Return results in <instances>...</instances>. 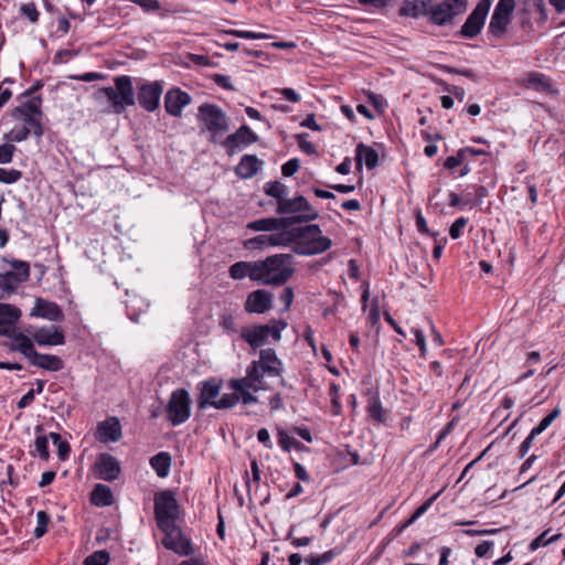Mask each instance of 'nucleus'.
<instances>
[{"instance_id": "obj_1", "label": "nucleus", "mask_w": 565, "mask_h": 565, "mask_svg": "<svg viewBox=\"0 0 565 565\" xmlns=\"http://www.w3.org/2000/svg\"><path fill=\"white\" fill-rule=\"evenodd\" d=\"M281 373L282 363L276 352L273 349H264L259 352V359L247 366L246 375L242 379L230 380L228 386L239 395L244 405L255 404L258 398L249 390L255 392L268 390L269 386L265 377H279Z\"/></svg>"}, {"instance_id": "obj_2", "label": "nucleus", "mask_w": 565, "mask_h": 565, "mask_svg": "<svg viewBox=\"0 0 565 565\" xmlns=\"http://www.w3.org/2000/svg\"><path fill=\"white\" fill-rule=\"evenodd\" d=\"M291 254H275L257 260L256 282L266 286H284L295 274Z\"/></svg>"}, {"instance_id": "obj_3", "label": "nucleus", "mask_w": 565, "mask_h": 565, "mask_svg": "<svg viewBox=\"0 0 565 565\" xmlns=\"http://www.w3.org/2000/svg\"><path fill=\"white\" fill-rule=\"evenodd\" d=\"M297 242L292 246V252L297 255L311 256L321 254L332 246V241L322 235L319 225L309 224L296 228Z\"/></svg>"}, {"instance_id": "obj_4", "label": "nucleus", "mask_w": 565, "mask_h": 565, "mask_svg": "<svg viewBox=\"0 0 565 565\" xmlns=\"http://www.w3.org/2000/svg\"><path fill=\"white\" fill-rule=\"evenodd\" d=\"M276 212L285 215L281 218L285 220L286 226L308 223L317 220L319 216V212L302 195L278 201Z\"/></svg>"}, {"instance_id": "obj_5", "label": "nucleus", "mask_w": 565, "mask_h": 565, "mask_svg": "<svg viewBox=\"0 0 565 565\" xmlns=\"http://www.w3.org/2000/svg\"><path fill=\"white\" fill-rule=\"evenodd\" d=\"M198 119L202 131L210 134V141L217 142L230 128L227 115L215 104H202L199 107Z\"/></svg>"}, {"instance_id": "obj_6", "label": "nucleus", "mask_w": 565, "mask_h": 565, "mask_svg": "<svg viewBox=\"0 0 565 565\" xmlns=\"http://www.w3.org/2000/svg\"><path fill=\"white\" fill-rule=\"evenodd\" d=\"M154 514L158 527H169L177 523L180 516V504L177 500V493L173 490H162L154 494Z\"/></svg>"}, {"instance_id": "obj_7", "label": "nucleus", "mask_w": 565, "mask_h": 565, "mask_svg": "<svg viewBox=\"0 0 565 565\" xmlns=\"http://www.w3.org/2000/svg\"><path fill=\"white\" fill-rule=\"evenodd\" d=\"M116 87H103L96 92L97 98H107L115 107L116 113H120L125 107L134 105V89L129 76H118L115 78Z\"/></svg>"}, {"instance_id": "obj_8", "label": "nucleus", "mask_w": 565, "mask_h": 565, "mask_svg": "<svg viewBox=\"0 0 565 565\" xmlns=\"http://www.w3.org/2000/svg\"><path fill=\"white\" fill-rule=\"evenodd\" d=\"M191 416V398L185 388L173 391L166 405V417L172 426L185 423Z\"/></svg>"}, {"instance_id": "obj_9", "label": "nucleus", "mask_w": 565, "mask_h": 565, "mask_svg": "<svg viewBox=\"0 0 565 565\" xmlns=\"http://www.w3.org/2000/svg\"><path fill=\"white\" fill-rule=\"evenodd\" d=\"M41 106L42 98L36 96L17 106L12 111V116L22 118L24 126L28 127L29 131H32V135L38 138L43 135V128L41 125Z\"/></svg>"}, {"instance_id": "obj_10", "label": "nucleus", "mask_w": 565, "mask_h": 565, "mask_svg": "<svg viewBox=\"0 0 565 565\" xmlns=\"http://www.w3.org/2000/svg\"><path fill=\"white\" fill-rule=\"evenodd\" d=\"M467 0H443L440 3L431 7L429 11V21L436 25H445L451 20L466 12Z\"/></svg>"}, {"instance_id": "obj_11", "label": "nucleus", "mask_w": 565, "mask_h": 565, "mask_svg": "<svg viewBox=\"0 0 565 565\" xmlns=\"http://www.w3.org/2000/svg\"><path fill=\"white\" fill-rule=\"evenodd\" d=\"M515 8L514 0H499L491 15L488 26L489 32L495 38H501L512 20V13Z\"/></svg>"}, {"instance_id": "obj_12", "label": "nucleus", "mask_w": 565, "mask_h": 565, "mask_svg": "<svg viewBox=\"0 0 565 565\" xmlns=\"http://www.w3.org/2000/svg\"><path fill=\"white\" fill-rule=\"evenodd\" d=\"M490 8V0H480L462 24L460 35L465 39L477 36L484 25Z\"/></svg>"}, {"instance_id": "obj_13", "label": "nucleus", "mask_w": 565, "mask_h": 565, "mask_svg": "<svg viewBox=\"0 0 565 565\" xmlns=\"http://www.w3.org/2000/svg\"><path fill=\"white\" fill-rule=\"evenodd\" d=\"M164 533L163 545L177 554L188 556L193 554L191 541L183 534L177 523L170 524L169 527L160 529Z\"/></svg>"}, {"instance_id": "obj_14", "label": "nucleus", "mask_w": 565, "mask_h": 565, "mask_svg": "<svg viewBox=\"0 0 565 565\" xmlns=\"http://www.w3.org/2000/svg\"><path fill=\"white\" fill-rule=\"evenodd\" d=\"M258 141V136L246 125L241 126L234 134L228 135L222 146L227 154L233 156L243 148Z\"/></svg>"}, {"instance_id": "obj_15", "label": "nucleus", "mask_w": 565, "mask_h": 565, "mask_svg": "<svg viewBox=\"0 0 565 565\" xmlns=\"http://www.w3.org/2000/svg\"><path fill=\"white\" fill-rule=\"evenodd\" d=\"M248 313H265L273 307V295L266 289H257L248 294L245 301Z\"/></svg>"}, {"instance_id": "obj_16", "label": "nucleus", "mask_w": 565, "mask_h": 565, "mask_svg": "<svg viewBox=\"0 0 565 565\" xmlns=\"http://www.w3.org/2000/svg\"><path fill=\"white\" fill-rule=\"evenodd\" d=\"M121 425L117 417H108L98 423L95 439L103 443H116L121 438Z\"/></svg>"}, {"instance_id": "obj_17", "label": "nucleus", "mask_w": 565, "mask_h": 565, "mask_svg": "<svg viewBox=\"0 0 565 565\" xmlns=\"http://www.w3.org/2000/svg\"><path fill=\"white\" fill-rule=\"evenodd\" d=\"M95 469L97 477L105 481H114L120 473L119 461L109 454H100L97 457Z\"/></svg>"}, {"instance_id": "obj_18", "label": "nucleus", "mask_w": 565, "mask_h": 565, "mask_svg": "<svg viewBox=\"0 0 565 565\" xmlns=\"http://www.w3.org/2000/svg\"><path fill=\"white\" fill-rule=\"evenodd\" d=\"M190 103L191 96L180 88L170 89L164 96L166 111L173 117H181L183 108Z\"/></svg>"}, {"instance_id": "obj_19", "label": "nucleus", "mask_w": 565, "mask_h": 565, "mask_svg": "<svg viewBox=\"0 0 565 565\" xmlns=\"http://www.w3.org/2000/svg\"><path fill=\"white\" fill-rule=\"evenodd\" d=\"M200 395L198 406L201 409L212 407V403L216 402L222 388V382L215 377H211L199 384Z\"/></svg>"}, {"instance_id": "obj_20", "label": "nucleus", "mask_w": 565, "mask_h": 565, "mask_svg": "<svg viewBox=\"0 0 565 565\" xmlns=\"http://www.w3.org/2000/svg\"><path fill=\"white\" fill-rule=\"evenodd\" d=\"M34 341L39 345H62L65 343V337L63 331L55 327H42L36 329L32 334Z\"/></svg>"}, {"instance_id": "obj_21", "label": "nucleus", "mask_w": 565, "mask_h": 565, "mask_svg": "<svg viewBox=\"0 0 565 565\" xmlns=\"http://www.w3.org/2000/svg\"><path fill=\"white\" fill-rule=\"evenodd\" d=\"M30 316L44 318L50 321H62L64 319V315L56 303L41 298H36Z\"/></svg>"}, {"instance_id": "obj_22", "label": "nucleus", "mask_w": 565, "mask_h": 565, "mask_svg": "<svg viewBox=\"0 0 565 565\" xmlns=\"http://www.w3.org/2000/svg\"><path fill=\"white\" fill-rule=\"evenodd\" d=\"M431 0H404L398 10L401 17L418 18L420 15H428L431 9Z\"/></svg>"}, {"instance_id": "obj_23", "label": "nucleus", "mask_w": 565, "mask_h": 565, "mask_svg": "<svg viewBox=\"0 0 565 565\" xmlns=\"http://www.w3.org/2000/svg\"><path fill=\"white\" fill-rule=\"evenodd\" d=\"M256 267L257 260L255 262H236L228 268V275L234 280H241L248 277L250 280L256 281Z\"/></svg>"}, {"instance_id": "obj_24", "label": "nucleus", "mask_w": 565, "mask_h": 565, "mask_svg": "<svg viewBox=\"0 0 565 565\" xmlns=\"http://www.w3.org/2000/svg\"><path fill=\"white\" fill-rule=\"evenodd\" d=\"M522 85L526 88H532L536 92H544L548 94H554L550 78L542 73L531 72L523 79Z\"/></svg>"}, {"instance_id": "obj_25", "label": "nucleus", "mask_w": 565, "mask_h": 565, "mask_svg": "<svg viewBox=\"0 0 565 565\" xmlns=\"http://www.w3.org/2000/svg\"><path fill=\"white\" fill-rule=\"evenodd\" d=\"M163 87L159 82L143 84V109L153 111L159 107Z\"/></svg>"}, {"instance_id": "obj_26", "label": "nucleus", "mask_w": 565, "mask_h": 565, "mask_svg": "<svg viewBox=\"0 0 565 565\" xmlns=\"http://www.w3.org/2000/svg\"><path fill=\"white\" fill-rule=\"evenodd\" d=\"M30 363L34 366L51 372H57L64 367V363L60 356L53 354H43L39 352L33 354V358H31Z\"/></svg>"}, {"instance_id": "obj_27", "label": "nucleus", "mask_w": 565, "mask_h": 565, "mask_svg": "<svg viewBox=\"0 0 565 565\" xmlns=\"http://www.w3.org/2000/svg\"><path fill=\"white\" fill-rule=\"evenodd\" d=\"M262 166V161L254 154H245L235 168L236 174L242 179L254 177Z\"/></svg>"}, {"instance_id": "obj_28", "label": "nucleus", "mask_w": 565, "mask_h": 565, "mask_svg": "<svg viewBox=\"0 0 565 565\" xmlns=\"http://www.w3.org/2000/svg\"><path fill=\"white\" fill-rule=\"evenodd\" d=\"M267 331L264 326L247 327L242 329L241 338L252 348H258L266 342Z\"/></svg>"}, {"instance_id": "obj_29", "label": "nucleus", "mask_w": 565, "mask_h": 565, "mask_svg": "<svg viewBox=\"0 0 565 565\" xmlns=\"http://www.w3.org/2000/svg\"><path fill=\"white\" fill-rule=\"evenodd\" d=\"M355 161L358 167H362L363 162L366 168L372 170L379 163V154L375 149L364 143H359L355 149Z\"/></svg>"}, {"instance_id": "obj_30", "label": "nucleus", "mask_w": 565, "mask_h": 565, "mask_svg": "<svg viewBox=\"0 0 565 565\" xmlns=\"http://www.w3.org/2000/svg\"><path fill=\"white\" fill-rule=\"evenodd\" d=\"M7 335L12 339L11 349L13 351H19L20 353H22L25 358L29 359V361L31 360V358H33V354L36 353L32 340L24 333L9 332V334Z\"/></svg>"}, {"instance_id": "obj_31", "label": "nucleus", "mask_w": 565, "mask_h": 565, "mask_svg": "<svg viewBox=\"0 0 565 565\" xmlns=\"http://www.w3.org/2000/svg\"><path fill=\"white\" fill-rule=\"evenodd\" d=\"M149 463L159 478H166L170 473L172 458L168 451H160L150 458Z\"/></svg>"}, {"instance_id": "obj_32", "label": "nucleus", "mask_w": 565, "mask_h": 565, "mask_svg": "<svg viewBox=\"0 0 565 565\" xmlns=\"http://www.w3.org/2000/svg\"><path fill=\"white\" fill-rule=\"evenodd\" d=\"M285 220L277 217H266L249 222L247 224V228L256 232H270V231H279L285 227Z\"/></svg>"}, {"instance_id": "obj_33", "label": "nucleus", "mask_w": 565, "mask_h": 565, "mask_svg": "<svg viewBox=\"0 0 565 565\" xmlns=\"http://www.w3.org/2000/svg\"><path fill=\"white\" fill-rule=\"evenodd\" d=\"M90 502L96 507H108L114 502V497L108 486L98 483L90 493Z\"/></svg>"}, {"instance_id": "obj_34", "label": "nucleus", "mask_w": 565, "mask_h": 565, "mask_svg": "<svg viewBox=\"0 0 565 565\" xmlns=\"http://www.w3.org/2000/svg\"><path fill=\"white\" fill-rule=\"evenodd\" d=\"M21 316L20 309L9 303H0V323H3V329L7 330V334L11 327L19 320Z\"/></svg>"}, {"instance_id": "obj_35", "label": "nucleus", "mask_w": 565, "mask_h": 565, "mask_svg": "<svg viewBox=\"0 0 565 565\" xmlns=\"http://www.w3.org/2000/svg\"><path fill=\"white\" fill-rule=\"evenodd\" d=\"M34 430L36 434V438L34 441V451H31V454L32 455L38 454V456L41 459L47 461L50 458L49 440L47 439L50 437H46L43 435V427L41 425L35 426Z\"/></svg>"}, {"instance_id": "obj_36", "label": "nucleus", "mask_w": 565, "mask_h": 565, "mask_svg": "<svg viewBox=\"0 0 565 565\" xmlns=\"http://www.w3.org/2000/svg\"><path fill=\"white\" fill-rule=\"evenodd\" d=\"M366 412L369 416L381 424L386 419V411L383 408L379 394L371 396L367 401Z\"/></svg>"}, {"instance_id": "obj_37", "label": "nucleus", "mask_w": 565, "mask_h": 565, "mask_svg": "<svg viewBox=\"0 0 565 565\" xmlns=\"http://www.w3.org/2000/svg\"><path fill=\"white\" fill-rule=\"evenodd\" d=\"M11 266L13 270L7 271L12 276L13 281L20 286V284L26 281L30 277V265L23 260H12Z\"/></svg>"}, {"instance_id": "obj_38", "label": "nucleus", "mask_w": 565, "mask_h": 565, "mask_svg": "<svg viewBox=\"0 0 565 565\" xmlns=\"http://www.w3.org/2000/svg\"><path fill=\"white\" fill-rule=\"evenodd\" d=\"M296 228L290 231H284L275 234H270V246H288L290 244H296Z\"/></svg>"}, {"instance_id": "obj_39", "label": "nucleus", "mask_w": 565, "mask_h": 565, "mask_svg": "<svg viewBox=\"0 0 565 565\" xmlns=\"http://www.w3.org/2000/svg\"><path fill=\"white\" fill-rule=\"evenodd\" d=\"M287 192V186L279 181L267 182L265 185V193L275 198L277 202L286 200Z\"/></svg>"}, {"instance_id": "obj_40", "label": "nucleus", "mask_w": 565, "mask_h": 565, "mask_svg": "<svg viewBox=\"0 0 565 565\" xmlns=\"http://www.w3.org/2000/svg\"><path fill=\"white\" fill-rule=\"evenodd\" d=\"M18 285L13 281L12 276L8 273L0 274V300L7 299L17 289Z\"/></svg>"}, {"instance_id": "obj_41", "label": "nucleus", "mask_w": 565, "mask_h": 565, "mask_svg": "<svg viewBox=\"0 0 565 565\" xmlns=\"http://www.w3.org/2000/svg\"><path fill=\"white\" fill-rule=\"evenodd\" d=\"M550 533V530H545L544 532H542L537 537H535L529 545V550L530 551H536L537 548H540L541 546H546L551 543H554L556 541H558L561 537H562V534L561 533H557V534H554L550 537H547Z\"/></svg>"}, {"instance_id": "obj_42", "label": "nucleus", "mask_w": 565, "mask_h": 565, "mask_svg": "<svg viewBox=\"0 0 565 565\" xmlns=\"http://www.w3.org/2000/svg\"><path fill=\"white\" fill-rule=\"evenodd\" d=\"M243 246L246 249L254 250V249H264L268 246H270V238L267 234L257 235L255 237L248 238L243 243Z\"/></svg>"}, {"instance_id": "obj_43", "label": "nucleus", "mask_w": 565, "mask_h": 565, "mask_svg": "<svg viewBox=\"0 0 565 565\" xmlns=\"http://www.w3.org/2000/svg\"><path fill=\"white\" fill-rule=\"evenodd\" d=\"M49 437L53 441L54 445L57 446V456L61 460H66L71 452L70 444L66 440H63L57 433H50Z\"/></svg>"}, {"instance_id": "obj_44", "label": "nucleus", "mask_w": 565, "mask_h": 565, "mask_svg": "<svg viewBox=\"0 0 565 565\" xmlns=\"http://www.w3.org/2000/svg\"><path fill=\"white\" fill-rule=\"evenodd\" d=\"M239 401V395L234 391V393L224 394L220 399L212 403V407L216 409H227L235 406Z\"/></svg>"}, {"instance_id": "obj_45", "label": "nucleus", "mask_w": 565, "mask_h": 565, "mask_svg": "<svg viewBox=\"0 0 565 565\" xmlns=\"http://www.w3.org/2000/svg\"><path fill=\"white\" fill-rule=\"evenodd\" d=\"M110 561L109 553L105 550H99L84 559V565H108Z\"/></svg>"}, {"instance_id": "obj_46", "label": "nucleus", "mask_w": 565, "mask_h": 565, "mask_svg": "<svg viewBox=\"0 0 565 565\" xmlns=\"http://www.w3.org/2000/svg\"><path fill=\"white\" fill-rule=\"evenodd\" d=\"M438 495L439 492L427 499L420 507H418L412 516L402 525L401 531L413 524L419 516H422L429 509Z\"/></svg>"}, {"instance_id": "obj_47", "label": "nucleus", "mask_w": 565, "mask_h": 565, "mask_svg": "<svg viewBox=\"0 0 565 565\" xmlns=\"http://www.w3.org/2000/svg\"><path fill=\"white\" fill-rule=\"evenodd\" d=\"M337 555L338 553L335 551L330 550L319 555H310L305 559V562L308 565H326L330 563Z\"/></svg>"}, {"instance_id": "obj_48", "label": "nucleus", "mask_w": 565, "mask_h": 565, "mask_svg": "<svg viewBox=\"0 0 565 565\" xmlns=\"http://www.w3.org/2000/svg\"><path fill=\"white\" fill-rule=\"evenodd\" d=\"M278 443L280 447L286 451H289L292 448L298 449L300 447V443L285 430L278 431Z\"/></svg>"}, {"instance_id": "obj_49", "label": "nucleus", "mask_w": 565, "mask_h": 565, "mask_svg": "<svg viewBox=\"0 0 565 565\" xmlns=\"http://www.w3.org/2000/svg\"><path fill=\"white\" fill-rule=\"evenodd\" d=\"M50 516L45 511H38L36 513V527L34 529V536L42 537L47 532V524Z\"/></svg>"}, {"instance_id": "obj_50", "label": "nucleus", "mask_w": 565, "mask_h": 565, "mask_svg": "<svg viewBox=\"0 0 565 565\" xmlns=\"http://www.w3.org/2000/svg\"><path fill=\"white\" fill-rule=\"evenodd\" d=\"M22 177V172L17 169L0 168V182L4 184H12L18 182Z\"/></svg>"}, {"instance_id": "obj_51", "label": "nucleus", "mask_w": 565, "mask_h": 565, "mask_svg": "<svg viewBox=\"0 0 565 565\" xmlns=\"http://www.w3.org/2000/svg\"><path fill=\"white\" fill-rule=\"evenodd\" d=\"M143 11H158L159 15L162 18L167 17L171 12L159 0H143Z\"/></svg>"}, {"instance_id": "obj_52", "label": "nucleus", "mask_w": 565, "mask_h": 565, "mask_svg": "<svg viewBox=\"0 0 565 565\" xmlns=\"http://www.w3.org/2000/svg\"><path fill=\"white\" fill-rule=\"evenodd\" d=\"M225 33L234 35L236 38L248 39V40H260V39H270L271 38V35L266 34V33H257V32L242 31V30H228Z\"/></svg>"}, {"instance_id": "obj_53", "label": "nucleus", "mask_w": 565, "mask_h": 565, "mask_svg": "<svg viewBox=\"0 0 565 565\" xmlns=\"http://www.w3.org/2000/svg\"><path fill=\"white\" fill-rule=\"evenodd\" d=\"M559 409L555 408L553 409L547 416H545L537 426H535L534 434H542L545 429H547L551 424L558 417Z\"/></svg>"}, {"instance_id": "obj_54", "label": "nucleus", "mask_w": 565, "mask_h": 565, "mask_svg": "<svg viewBox=\"0 0 565 565\" xmlns=\"http://www.w3.org/2000/svg\"><path fill=\"white\" fill-rule=\"evenodd\" d=\"M15 146L9 142L0 145V164L10 163L15 152Z\"/></svg>"}, {"instance_id": "obj_55", "label": "nucleus", "mask_w": 565, "mask_h": 565, "mask_svg": "<svg viewBox=\"0 0 565 565\" xmlns=\"http://www.w3.org/2000/svg\"><path fill=\"white\" fill-rule=\"evenodd\" d=\"M30 135H32V131H29V128L23 126L18 129H12L8 135H6V138L14 142H21L28 139Z\"/></svg>"}, {"instance_id": "obj_56", "label": "nucleus", "mask_w": 565, "mask_h": 565, "mask_svg": "<svg viewBox=\"0 0 565 565\" xmlns=\"http://www.w3.org/2000/svg\"><path fill=\"white\" fill-rule=\"evenodd\" d=\"M267 331V338L271 337L275 341L280 340L281 331L287 327L285 321H277L273 326L265 324Z\"/></svg>"}, {"instance_id": "obj_57", "label": "nucleus", "mask_w": 565, "mask_h": 565, "mask_svg": "<svg viewBox=\"0 0 565 565\" xmlns=\"http://www.w3.org/2000/svg\"><path fill=\"white\" fill-rule=\"evenodd\" d=\"M20 11L25 15L32 23L39 21L40 13L34 3H24L20 7Z\"/></svg>"}, {"instance_id": "obj_58", "label": "nucleus", "mask_w": 565, "mask_h": 565, "mask_svg": "<svg viewBox=\"0 0 565 565\" xmlns=\"http://www.w3.org/2000/svg\"><path fill=\"white\" fill-rule=\"evenodd\" d=\"M468 218L459 217L457 218L449 228V235L452 239H457L461 236L462 228L467 225Z\"/></svg>"}, {"instance_id": "obj_59", "label": "nucleus", "mask_w": 565, "mask_h": 565, "mask_svg": "<svg viewBox=\"0 0 565 565\" xmlns=\"http://www.w3.org/2000/svg\"><path fill=\"white\" fill-rule=\"evenodd\" d=\"M444 72L446 73H449V74H457V75H462V76H466L472 81H478V76L476 74V72L471 68H456V67H452V66H444L443 67Z\"/></svg>"}, {"instance_id": "obj_60", "label": "nucleus", "mask_w": 565, "mask_h": 565, "mask_svg": "<svg viewBox=\"0 0 565 565\" xmlns=\"http://www.w3.org/2000/svg\"><path fill=\"white\" fill-rule=\"evenodd\" d=\"M294 297H295V294H294V289L291 287L284 288V290L281 291V294L279 296V300L284 303V308L281 310L282 312H287L290 309V306L294 301Z\"/></svg>"}, {"instance_id": "obj_61", "label": "nucleus", "mask_w": 565, "mask_h": 565, "mask_svg": "<svg viewBox=\"0 0 565 565\" xmlns=\"http://www.w3.org/2000/svg\"><path fill=\"white\" fill-rule=\"evenodd\" d=\"M300 167V162L297 158L288 160L286 163L281 167V173L284 177H291L295 174Z\"/></svg>"}, {"instance_id": "obj_62", "label": "nucleus", "mask_w": 565, "mask_h": 565, "mask_svg": "<svg viewBox=\"0 0 565 565\" xmlns=\"http://www.w3.org/2000/svg\"><path fill=\"white\" fill-rule=\"evenodd\" d=\"M416 227L419 233L429 234L435 238L439 235L438 233H431L429 231L426 220L420 212H417V214H416Z\"/></svg>"}, {"instance_id": "obj_63", "label": "nucleus", "mask_w": 565, "mask_h": 565, "mask_svg": "<svg viewBox=\"0 0 565 565\" xmlns=\"http://www.w3.org/2000/svg\"><path fill=\"white\" fill-rule=\"evenodd\" d=\"M306 137H308L307 134L298 135V145L302 151H305L308 154H313L317 152L316 147L310 141L306 140Z\"/></svg>"}, {"instance_id": "obj_64", "label": "nucleus", "mask_w": 565, "mask_h": 565, "mask_svg": "<svg viewBox=\"0 0 565 565\" xmlns=\"http://www.w3.org/2000/svg\"><path fill=\"white\" fill-rule=\"evenodd\" d=\"M277 92L279 94H281L284 96V98L288 102L298 103L300 100L299 94L292 88H288V87L280 88V89H277Z\"/></svg>"}]
</instances>
